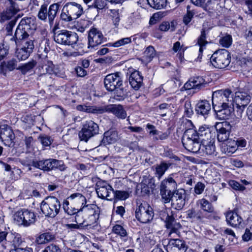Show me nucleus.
<instances>
[{
  "label": "nucleus",
  "instance_id": "f257e3e1",
  "mask_svg": "<svg viewBox=\"0 0 252 252\" xmlns=\"http://www.w3.org/2000/svg\"><path fill=\"white\" fill-rule=\"evenodd\" d=\"M100 209L97 205H90L80 209L75 216L76 224H66L70 229H87L97 223L99 218Z\"/></svg>",
  "mask_w": 252,
  "mask_h": 252
},
{
  "label": "nucleus",
  "instance_id": "f03ea898",
  "mask_svg": "<svg viewBox=\"0 0 252 252\" xmlns=\"http://www.w3.org/2000/svg\"><path fill=\"white\" fill-rule=\"evenodd\" d=\"M209 136L210 130L208 128L200 127L198 132L193 128H189L185 131L182 142L188 151L197 153L200 151L203 137L209 138Z\"/></svg>",
  "mask_w": 252,
  "mask_h": 252
},
{
  "label": "nucleus",
  "instance_id": "7ed1b4c3",
  "mask_svg": "<svg viewBox=\"0 0 252 252\" xmlns=\"http://www.w3.org/2000/svg\"><path fill=\"white\" fill-rule=\"evenodd\" d=\"M81 4L75 2H68L63 6L60 14V19L64 22H70L79 18L83 13Z\"/></svg>",
  "mask_w": 252,
  "mask_h": 252
},
{
  "label": "nucleus",
  "instance_id": "20e7f679",
  "mask_svg": "<svg viewBox=\"0 0 252 252\" xmlns=\"http://www.w3.org/2000/svg\"><path fill=\"white\" fill-rule=\"evenodd\" d=\"M213 108L218 109L220 107L227 105H234L232 92L230 90H218L213 93L212 97Z\"/></svg>",
  "mask_w": 252,
  "mask_h": 252
},
{
  "label": "nucleus",
  "instance_id": "39448f33",
  "mask_svg": "<svg viewBox=\"0 0 252 252\" xmlns=\"http://www.w3.org/2000/svg\"><path fill=\"white\" fill-rule=\"evenodd\" d=\"M61 204L60 200L56 197H46L41 203L40 208L46 217L53 218L60 212Z\"/></svg>",
  "mask_w": 252,
  "mask_h": 252
},
{
  "label": "nucleus",
  "instance_id": "423d86ee",
  "mask_svg": "<svg viewBox=\"0 0 252 252\" xmlns=\"http://www.w3.org/2000/svg\"><path fill=\"white\" fill-rule=\"evenodd\" d=\"M60 5L59 3H54L48 8V4L44 2L39 8L37 14L38 18L44 22L48 19L50 25L52 26L59 9Z\"/></svg>",
  "mask_w": 252,
  "mask_h": 252
},
{
  "label": "nucleus",
  "instance_id": "0eeeda50",
  "mask_svg": "<svg viewBox=\"0 0 252 252\" xmlns=\"http://www.w3.org/2000/svg\"><path fill=\"white\" fill-rule=\"evenodd\" d=\"M177 183L171 177H168L161 182L160 186V194L162 201L164 203L170 202L172 195L177 190Z\"/></svg>",
  "mask_w": 252,
  "mask_h": 252
},
{
  "label": "nucleus",
  "instance_id": "6e6552de",
  "mask_svg": "<svg viewBox=\"0 0 252 252\" xmlns=\"http://www.w3.org/2000/svg\"><path fill=\"white\" fill-rule=\"evenodd\" d=\"M231 56L229 52L225 49H219L214 52L210 58V62L216 68L222 69L230 63Z\"/></svg>",
  "mask_w": 252,
  "mask_h": 252
},
{
  "label": "nucleus",
  "instance_id": "1a4fd4ad",
  "mask_svg": "<svg viewBox=\"0 0 252 252\" xmlns=\"http://www.w3.org/2000/svg\"><path fill=\"white\" fill-rule=\"evenodd\" d=\"M54 39L59 44L74 47L78 40V36L74 32L62 30L54 32Z\"/></svg>",
  "mask_w": 252,
  "mask_h": 252
},
{
  "label": "nucleus",
  "instance_id": "9d476101",
  "mask_svg": "<svg viewBox=\"0 0 252 252\" xmlns=\"http://www.w3.org/2000/svg\"><path fill=\"white\" fill-rule=\"evenodd\" d=\"M34 168L45 172H49L57 169L63 171L66 169V167L62 160L53 158L36 160L34 163Z\"/></svg>",
  "mask_w": 252,
  "mask_h": 252
},
{
  "label": "nucleus",
  "instance_id": "9b49d317",
  "mask_svg": "<svg viewBox=\"0 0 252 252\" xmlns=\"http://www.w3.org/2000/svg\"><path fill=\"white\" fill-rule=\"evenodd\" d=\"M99 133L98 125L92 120L86 121L82 126L81 130L78 133L81 141L87 142L91 138Z\"/></svg>",
  "mask_w": 252,
  "mask_h": 252
},
{
  "label": "nucleus",
  "instance_id": "f8f14e48",
  "mask_svg": "<svg viewBox=\"0 0 252 252\" xmlns=\"http://www.w3.org/2000/svg\"><path fill=\"white\" fill-rule=\"evenodd\" d=\"M14 220L18 225L29 226L34 223L36 218L33 212L28 209H22L15 213Z\"/></svg>",
  "mask_w": 252,
  "mask_h": 252
},
{
  "label": "nucleus",
  "instance_id": "ddd939ff",
  "mask_svg": "<svg viewBox=\"0 0 252 252\" xmlns=\"http://www.w3.org/2000/svg\"><path fill=\"white\" fill-rule=\"evenodd\" d=\"M154 212L146 202L140 203L135 210V217L141 223H146L153 220Z\"/></svg>",
  "mask_w": 252,
  "mask_h": 252
},
{
  "label": "nucleus",
  "instance_id": "4468645a",
  "mask_svg": "<svg viewBox=\"0 0 252 252\" xmlns=\"http://www.w3.org/2000/svg\"><path fill=\"white\" fill-rule=\"evenodd\" d=\"M96 191L98 197L108 200L114 199V189L104 181H100L96 184Z\"/></svg>",
  "mask_w": 252,
  "mask_h": 252
},
{
  "label": "nucleus",
  "instance_id": "2eb2a0df",
  "mask_svg": "<svg viewBox=\"0 0 252 252\" xmlns=\"http://www.w3.org/2000/svg\"><path fill=\"white\" fill-rule=\"evenodd\" d=\"M120 72L111 73L106 75L104 79L105 88L108 91H115L123 85V80Z\"/></svg>",
  "mask_w": 252,
  "mask_h": 252
},
{
  "label": "nucleus",
  "instance_id": "dca6fc26",
  "mask_svg": "<svg viewBox=\"0 0 252 252\" xmlns=\"http://www.w3.org/2000/svg\"><path fill=\"white\" fill-rule=\"evenodd\" d=\"M15 135L10 127L7 125H0V139L4 145L13 147L14 145Z\"/></svg>",
  "mask_w": 252,
  "mask_h": 252
},
{
  "label": "nucleus",
  "instance_id": "f3484780",
  "mask_svg": "<svg viewBox=\"0 0 252 252\" xmlns=\"http://www.w3.org/2000/svg\"><path fill=\"white\" fill-rule=\"evenodd\" d=\"M88 48H94L101 44L105 40L101 31L95 28H91L88 32Z\"/></svg>",
  "mask_w": 252,
  "mask_h": 252
},
{
  "label": "nucleus",
  "instance_id": "a211bd4d",
  "mask_svg": "<svg viewBox=\"0 0 252 252\" xmlns=\"http://www.w3.org/2000/svg\"><path fill=\"white\" fill-rule=\"evenodd\" d=\"M172 196L170 201L172 207L178 210H181L186 203V190L183 189H178Z\"/></svg>",
  "mask_w": 252,
  "mask_h": 252
},
{
  "label": "nucleus",
  "instance_id": "6ab92c4d",
  "mask_svg": "<svg viewBox=\"0 0 252 252\" xmlns=\"http://www.w3.org/2000/svg\"><path fill=\"white\" fill-rule=\"evenodd\" d=\"M215 146L213 139H211V132L209 138L203 137L201 144V148L199 154H205L209 156L216 155Z\"/></svg>",
  "mask_w": 252,
  "mask_h": 252
},
{
  "label": "nucleus",
  "instance_id": "aec40b11",
  "mask_svg": "<svg viewBox=\"0 0 252 252\" xmlns=\"http://www.w3.org/2000/svg\"><path fill=\"white\" fill-rule=\"evenodd\" d=\"M159 215L161 220L165 221L166 227L171 229L170 232L177 233L178 229L181 228V225L179 223H177L175 221L174 218L172 216L169 215L167 210L166 209L162 210Z\"/></svg>",
  "mask_w": 252,
  "mask_h": 252
},
{
  "label": "nucleus",
  "instance_id": "412c9836",
  "mask_svg": "<svg viewBox=\"0 0 252 252\" xmlns=\"http://www.w3.org/2000/svg\"><path fill=\"white\" fill-rule=\"evenodd\" d=\"M217 138L220 142H225L229 139L231 126L229 123L223 122L217 126Z\"/></svg>",
  "mask_w": 252,
  "mask_h": 252
},
{
  "label": "nucleus",
  "instance_id": "4be33fe9",
  "mask_svg": "<svg viewBox=\"0 0 252 252\" xmlns=\"http://www.w3.org/2000/svg\"><path fill=\"white\" fill-rule=\"evenodd\" d=\"M42 65H40L38 67V73L39 76H41L47 74H52L54 73L56 75L62 77L63 74L58 73L54 70V65L52 62L49 61L45 58L43 61Z\"/></svg>",
  "mask_w": 252,
  "mask_h": 252
},
{
  "label": "nucleus",
  "instance_id": "5701e85b",
  "mask_svg": "<svg viewBox=\"0 0 252 252\" xmlns=\"http://www.w3.org/2000/svg\"><path fill=\"white\" fill-rule=\"evenodd\" d=\"M187 249L186 242L179 239H170L166 247L167 252H186Z\"/></svg>",
  "mask_w": 252,
  "mask_h": 252
},
{
  "label": "nucleus",
  "instance_id": "b1692460",
  "mask_svg": "<svg viewBox=\"0 0 252 252\" xmlns=\"http://www.w3.org/2000/svg\"><path fill=\"white\" fill-rule=\"evenodd\" d=\"M29 35L28 32L24 31L23 28H21L20 26H18L14 34L10 37L9 40L13 45L18 47L21 45L23 41L29 37Z\"/></svg>",
  "mask_w": 252,
  "mask_h": 252
},
{
  "label": "nucleus",
  "instance_id": "393cba45",
  "mask_svg": "<svg viewBox=\"0 0 252 252\" xmlns=\"http://www.w3.org/2000/svg\"><path fill=\"white\" fill-rule=\"evenodd\" d=\"M6 11L0 14V21L2 22L5 20L13 19L15 17L17 18V20L19 18V16H16L17 12L20 10L18 5L16 3H9Z\"/></svg>",
  "mask_w": 252,
  "mask_h": 252
},
{
  "label": "nucleus",
  "instance_id": "a878e982",
  "mask_svg": "<svg viewBox=\"0 0 252 252\" xmlns=\"http://www.w3.org/2000/svg\"><path fill=\"white\" fill-rule=\"evenodd\" d=\"M225 215L227 224L232 227H239L243 221V219L233 211H227Z\"/></svg>",
  "mask_w": 252,
  "mask_h": 252
},
{
  "label": "nucleus",
  "instance_id": "bb28decb",
  "mask_svg": "<svg viewBox=\"0 0 252 252\" xmlns=\"http://www.w3.org/2000/svg\"><path fill=\"white\" fill-rule=\"evenodd\" d=\"M234 105H227L221 106L220 108L216 109L213 108L216 112L217 117L220 120H226L229 119L231 114L234 111Z\"/></svg>",
  "mask_w": 252,
  "mask_h": 252
},
{
  "label": "nucleus",
  "instance_id": "cd10ccee",
  "mask_svg": "<svg viewBox=\"0 0 252 252\" xmlns=\"http://www.w3.org/2000/svg\"><path fill=\"white\" fill-rule=\"evenodd\" d=\"M119 135L117 130L109 129L103 134V137L101 141V145L104 146L115 143L119 139Z\"/></svg>",
  "mask_w": 252,
  "mask_h": 252
},
{
  "label": "nucleus",
  "instance_id": "c85d7f7f",
  "mask_svg": "<svg viewBox=\"0 0 252 252\" xmlns=\"http://www.w3.org/2000/svg\"><path fill=\"white\" fill-rule=\"evenodd\" d=\"M17 61L15 58H12L7 62H2L0 64V74L6 76L7 70L12 71L14 69H17Z\"/></svg>",
  "mask_w": 252,
  "mask_h": 252
},
{
  "label": "nucleus",
  "instance_id": "c756f323",
  "mask_svg": "<svg viewBox=\"0 0 252 252\" xmlns=\"http://www.w3.org/2000/svg\"><path fill=\"white\" fill-rule=\"evenodd\" d=\"M128 80L131 87L135 90H138L143 85V77L138 71L132 72Z\"/></svg>",
  "mask_w": 252,
  "mask_h": 252
},
{
  "label": "nucleus",
  "instance_id": "7c9ffc66",
  "mask_svg": "<svg viewBox=\"0 0 252 252\" xmlns=\"http://www.w3.org/2000/svg\"><path fill=\"white\" fill-rule=\"evenodd\" d=\"M211 106L207 100H200L198 102L195 106V112L197 114L205 117L211 111Z\"/></svg>",
  "mask_w": 252,
  "mask_h": 252
},
{
  "label": "nucleus",
  "instance_id": "2f4dec72",
  "mask_svg": "<svg viewBox=\"0 0 252 252\" xmlns=\"http://www.w3.org/2000/svg\"><path fill=\"white\" fill-rule=\"evenodd\" d=\"M251 96L247 93L237 92L233 97V104L235 105H247L250 101Z\"/></svg>",
  "mask_w": 252,
  "mask_h": 252
},
{
  "label": "nucleus",
  "instance_id": "473e14b6",
  "mask_svg": "<svg viewBox=\"0 0 252 252\" xmlns=\"http://www.w3.org/2000/svg\"><path fill=\"white\" fill-rule=\"evenodd\" d=\"M67 200L70 199L72 201V203L76 206H81L80 209L82 208L83 207L89 206L90 205H96L94 204H86L87 201L86 197L80 193H74L70 195L67 198Z\"/></svg>",
  "mask_w": 252,
  "mask_h": 252
},
{
  "label": "nucleus",
  "instance_id": "72a5a7b5",
  "mask_svg": "<svg viewBox=\"0 0 252 252\" xmlns=\"http://www.w3.org/2000/svg\"><path fill=\"white\" fill-rule=\"evenodd\" d=\"M19 26L21 28H23L24 31H25L29 34L32 31L35 30L36 26L35 24V21L34 19L31 17H26L23 18L19 23Z\"/></svg>",
  "mask_w": 252,
  "mask_h": 252
},
{
  "label": "nucleus",
  "instance_id": "f704fd0d",
  "mask_svg": "<svg viewBox=\"0 0 252 252\" xmlns=\"http://www.w3.org/2000/svg\"><path fill=\"white\" fill-rule=\"evenodd\" d=\"M187 218L194 220H200L206 218V213L200 209L193 208L187 211Z\"/></svg>",
  "mask_w": 252,
  "mask_h": 252
},
{
  "label": "nucleus",
  "instance_id": "c9c22d12",
  "mask_svg": "<svg viewBox=\"0 0 252 252\" xmlns=\"http://www.w3.org/2000/svg\"><path fill=\"white\" fill-rule=\"evenodd\" d=\"M171 163L166 161H161L159 164L155 166V174L158 179H160L165 172L169 168Z\"/></svg>",
  "mask_w": 252,
  "mask_h": 252
},
{
  "label": "nucleus",
  "instance_id": "e433bc0d",
  "mask_svg": "<svg viewBox=\"0 0 252 252\" xmlns=\"http://www.w3.org/2000/svg\"><path fill=\"white\" fill-rule=\"evenodd\" d=\"M109 111L112 113L118 118L125 119L126 117V111L121 105H112L108 107L106 111Z\"/></svg>",
  "mask_w": 252,
  "mask_h": 252
},
{
  "label": "nucleus",
  "instance_id": "4c0bfd02",
  "mask_svg": "<svg viewBox=\"0 0 252 252\" xmlns=\"http://www.w3.org/2000/svg\"><path fill=\"white\" fill-rule=\"evenodd\" d=\"M197 204L200 206L201 210L204 213H212L214 211V207L212 204L205 198L199 200Z\"/></svg>",
  "mask_w": 252,
  "mask_h": 252
},
{
  "label": "nucleus",
  "instance_id": "58836bf2",
  "mask_svg": "<svg viewBox=\"0 0 252 252\" xmlns=\"http://www.w3.org/2000/svg\"><path fill=\"white\" fill-rule=\"evenodd\" d=\"M148 4L157 10L165 8L167 5V0H147Z\"/></svg>",
  "mask_w": 252,
  "mask_h": 252
},
{
  "label": "nucleus",
  "instance_id": "ea45409f",
  "mask_svg": "<svg viewBox=\"0 0 252 252\" xmlns=\"http://www.w3.org/2000/svg\"><path fill=\"white\" fill-rule=\"evenodd\" d=\"M55 239L54 235L50 232H46L40 234L36 239L38 244H43L51 241Z\"/></svg>",
  "mask_w": 252,
  "mask_h": 252
},
{
  "label": "nucleus",
  "instance_id": "a19ab883",
  "mask_svg": "<svg viewBox=\"0 0 252 252\" xmlns=\"http://www.w3.org/2000/svg\"><path fill=\"white\" fill-rule=\"evenodd\" d=\"M36 62L33 60L18 66V70H19L22 74H26L28 72L32 70L36 65Z\"/></svg>",
  "mask_w": 252,
  "mask_h": 252
},
{
  "label": "nucleus",
  "instance_id": "79ce46f5",
  "mask_svg": "<svg viewBox=\"0 0 252 252\" xmlns=\"http://www.w3.org/2000/svg\"><path fill=\"white\" fill-rule=\"evenodd\" d=\"M226 142V153L228 156L231 155V154L235 153L237 150V143L235 140L232 139H229Z\"/></svg>",
  "mask_w": 252,
  "mask_h": 252
},
{
  "label": "nucleus",
  "instance_id": "37998d69",
  "mask_svg": "<svg viewBox=\"0 0 252 252\" xmlns=\"http://www.w3.org/2000/svg\"><path fill=\"white\" fill-rule=\"evenodd\" d=\"M9 238L13 240L12 241L10 240V242H8L7 243H12L15 249L20 248V246H21L23 243V240L19 234H17L14 235L12 233L9 234L8 235V240H9Z\"/></svg>",
  "mask_w": 252,
  "mask_h": 252
},
{
  "label": "nucleus",
  "instance_id": "c03bdc74",
  "mask_svg": "<svg viewBox=\"0 0 252 252\" xmlns=\"http://www.w3.org/2000/svg\"><path fill=\"white\" fill-rule=\"evenodd\" d=\"M63 208L64 212L69 215L77 214L80 209L69 206V202L67 199L64 200L63 204Z\"/></svg>",
  "mask_w": 252,
  "mask_h": 252
},
{
  "label": "nucleus",
  "instance_id": "a18cd8bd",
  "mask_svg": "<svg viewBox=\"0 0 252 252\" xmlns=\"http://www.w3.org/2000/svg\"><path fill=\"white\" fill-rule=\"evenodd\" d=\"M106 111V109L102 106H87L86 112L94 114H101Z\"/></svg>",
  "mask_w": 252,
  "mask_h": 252
},
{
  "label": "nucleus",
  "instance_id": "49530a36",
  "mask_svg": "<svg viewBox=\"0 0 252 252\" xmlns=\"http://www.w3.org/2000/svg\"><path fill=\"white\" fill-rule=\"evenodd\" d=\"M143 57L147 62H150L156 55V51L152 46H148L145 50Z\"/></svg>",
  "mask_w": 252,
  "mask_h": 252
},
{
  "label": "nucleus",
  "instance_id": "de8ad7c7",
  "mask_svg": "<svg viewBox=\"0 0 252 252\" xmlns=\"http://www.w3.org/2000/svg\"><path fill=\"white\" fill-rule=\"evenodd\" d=\"M169 133H170L169 132H161L158 130H155L150 132V134L156 135L154 137V140L156 141L167 139L169 137Z\"/></svg>",
  "mask_w": 252,
  "mask_h": 252
},
{
  "label": "nucleus",
  "instance_id": "09e8293b",
  "mask_svg": "<svg viewBox=\"0 0 252 252\" xmlns=\"http://www.w3.org/2000/svg\"><path fill=\"white\" fill-rule=\"evenodd\" d=\"M176 26L174 22H171L170 23L167 21L163 22L159 26V30L162 32H167L169 30L171 32H173Z\"/></svg>",
  "mask_w": 252,
  "mask_h": 252
},
{
  "label": "nucleus",
  "instance_id": "8fccbe9b",
  "mask_svg": "<svg viewBox=\"0 0 252 252\" xmlns=\"http://www.w3.org/2000/svg\"><path fill=\"white\" fill-rule=\"evenodd\" d=\"M31 53L23 48L17 49L16 51V55L19 61L25 60L29 58Z\"/></svg>",
  "mask_w": 252,
  "mask_h": 252
},
{
  "label": "nucleus",
  "instance_id": "3c124183",
  "mask_svg": "<svg viewBox=\"0 0 252 252\" xmlns=\"http://www.w3.org/2000/svg\"><path fill=\"white\" fill-rule=\"evenodd\" d=\"M35 161L36 160L32 159L29 158L19 159V162L22 165L28 168V171H32V167L34 168Z\"/></svg>",
  "mask_w": 252,
  "mask_h": 252
},
{
  "label": "nucleus",
  "instance_id": "603ef678",
  "mask_svg": "<svg viewBox=\"0 0 252 252\" xmlns=\"http://www.w3.org/2000/svg\"><path fill=\"white\" fill-rule=\"evenodd\" d=\"M38 138L44 147H49L53 142L51 137L45 134L39 135Z\"/></svg>",
  "mask_w": 252,
  "mask_h": 252
},
{
  "label": "nucleus",
  "instance_id": "864d4df0",
  "mask_svg": "<svg viewBox=\"0 0 252 252\" xmlns=\"http://www.w3.org/2000/svg\"><path fill=\"white\" fill-rule=\"evenodd\" d=\"M242 240L247 242L252 241V224L245 229V232L242 236Z\"/></svg>",
  "mask_w": 252,
  "mask_h": 252
},
{
  "label": "nucleus",
  "instance_id": "5fc2aeb1",
  "mask_svg": "<svg viewBox=\"0 0 252 252\" xmlns=\"http://www.w3.org/2000/svg\"><path fill=\"white\" fill-rule=\"evenodd\" d=\"M17 22V18L11 19L7 24L5 25V30L6 32V35H9L11 37L12 35V29L15 26Z\"/></svg>",
  "mask_w": 252,
  "mask_h": 252
},
{
  "label": "nucleus",
  "instance_id": "6e6d98bb",
  "mask_svg": "<svg viewBox=\"0 0 252 252\" xmlns=\"http://www.w3.org/2000/svg\"><path fill=\"white\" fill-rule=\"evenodd\" d=\"M192 82L195 86V88L200 89L205 86L206 83L204 78L200 76H197L192 79Z\"/></svg>",
  "mask_w": 252,
  "mask_h": 252
},
{
  "label": "nucleus",
  "instance_id": "4d7b16f0",
  "mask_svg": "<svg viewBox=\"0 0 252 252\" xmlns=\"http://www.w3.org/2000/svg\"><path fill=\"white\" fill-rule=\"evenodd\" d=\"M112 230L114 233L122 237H126L127 235L126 230L120 225L116 224L114 226Z\"/></svg>",
  "mask_w": 252,
  "mask_h": 252
},
{
  "label": "nucleus",
  "instance_id": "13d9d810",
  "mask_svg": "<svg viewBox=\"0 0 252 252\" xmlns=\"http://www.w3.org/2000/svg\"><path fill=\"white\" fill-rule=\"evenodd\" d=\"M207 41L206 40V35L204 31H202L201 35L198 40V44L200 46L199 52H202L204 47L207 44Z\"/></svg>",
  "mask_w": 252,
  "mask_h": 252
},
{
  "label": "nucleus",
  "instance_id": "bf43d9fd",
  "mask_svg": "<svg viewBox=\"0 0 252 252\" xmlns=\"http://www.w3.org/2000/svg\"><path fill=\"white\" fill-rule=\"evenodd\" d=\"M114 199L115 200H125L129 196L128 193L125 191L114 190Z\"/></svg>",
  "mask_w": 252,
  "mask_h": 252
},
{
  "label": "nucleus",
  "instance_id": "052dcab7",
  "mask_svg": "<svg viewBox=\"0 0 252 252\" xmlns=\"http://www.w3.org/2000/svg\"><path fill=\"white\" fill-rule=\"evenodd\" d=\"M232 39L230 35H227L220 40V43L224 47H229L232 44Z\"/></svg>",
  "mask_w": 252,
  "mask_h": 252
},
{
  "label": "nucleus",
  "instance_id": "680f3d73",
  "mask_svg": "<svg viewBox=\"0 0 252 252\" xmlns=\"http://www.w3.org/2000/svg\"><path fill=\"white\" fill-rule=\"evenodd\" d=\"M8 235L7 232L1 231L0 229V245L4 249L6 247V245L7 242H10V240H8L6 238Z\"/></svg>",
  "mask_w": 252,
  "mask_h": 252
},
{
  "label": "nucleus",
  "instance_id": "e2e57ef3",
  "mask_svg": "<svg viewBox=\"0 0 252 252\" xmlns=\"http://www.w3.org/2000/svg\"><path fill=\"white\" fill-rule=\"evenodd\" d=\"M228 185L233 189L239 191H243L246 189V188L242 185H241L239 182L235 180H230L228 182Z\"/></svg>",
  "mask_w": 252,
  "mask_h": 252
},
{
  "label": "nucleus",
  "instance_id": "0e129e2a",
  "mask_svg": "<svg viewBox=\"0 0 252 252\" xmlns=\"http://www.w3.org/2000/svg\"><path fill=\"white\" fill-rule=\"evenodd\" d=\"M187 14L184 16L183 18V22L186 25H188L191 20L192 18L193 17L194 15V12H193L190 9V6L188 5L187 7Z\"/></svg>",
  "mask_w": 252,
  "mask_h": 252
},
{
  "label": "nucleus",
  "instance_id": "69168bd1",
  "mask_svg": "<svg viewBox=\"0 0 252 252\" xmlns=\"http://www.w3.org/2000/svg\"><path fill=\"white\" fill-rule=\"evenodd\" d=\"M127 92L126 90H125L123 88H117L115 90V97H117V99L119 100L124 99V97L126 95Z\"/></svg>",
  "mask_w": 252,
  "mask_h": 252
},
{
  "label": "nucleus",
  "instance_id": "338daca9",
  "mask_svg": "<svg viewBox=\"0 0 252 252\" xmlns=\"http://www.w3.org/2000/svg\"><path fill=\"white\" fill-rule=\"evenodd\" d=\"M107 0H94L92 6L99 10L104 9L107 5Z\"/></svg>",
  "mask_w": 252,
  "mask_h": 252
},
{
  "label": "nucleus",
  "instance_id": "774afa93",
  "mask_svg": "<svg viewBox=\"0 0 252 252\" xmlns=\"http://www.w3.org/2000/svg\"><path fill=\"white\" fill-rule=\"evenodd\" d=\"M43 252H61V250L58 246L52 244L46 247Z\"/></svg>",
  "mask_w": 252,
  "mask_h": 252
}]
</instances>
